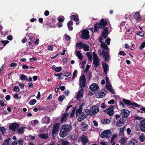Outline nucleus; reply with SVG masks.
<instances>
[{
	"instance_id": "f8f14e48",
	"label": "nucleus",
	"mask_w": 145,
	"mask_h": 145,
	"mask_svg": "<svg viewBox=\"0 0 145 145\" xmlns=\"http://www.w3.org/2000/svg\"><path fill=\"white\" fill-rule=\"evenodd\" d=\"M99 54L101 56L103 55V57L106 61H108L109 59L108 52L103 51L102 52H100Z\"/></svg>"
},
{
	"instance_id": "37998d69",
	"label": "nucleus",
	"mask_w": 145,
	"mask_h": 145,
	"mask_svg": "<svg viewBox=\"0 0 145 145\" xmlns=\"http://www.w3.org/2000/svg\"><path fill=\"white\" fill-rule=\"evenodd\" d=\"M117 134H115L112 135L111 137V140L110 142V143H113V142H115L114 141V140L117 137Z\"/></svg>"
},
{
	"instance_id": "4d7b16f0",
	"label": "nucleus",
	"mask_w": 145,
	"mask_h": 145,
	"mask_svg": "<svg viewBox=\"0 0 145 145\" xmlns=\"http://www.w3.org/2000/svg\"><path fill=\"white\" fill-rule=\"evenodd\" d=\"M18 84L21 89H24V85L23 83H20L18 82Z\"/></svg>"
},
{
	"instance_id": "58836bf2",
	"label": "nucleus",
	"mask_w": 145,
	"mask_h": 145,
	"mask_svg": "<svg viewBox=\"0 0 145 145\" xmlns=\"http://www.w3.org/2000/svg\"><path fill=\"white\" fill-rule=\"evenodd\" d=\"M82 110V108L79 107L78 109H77L76 112V116H77L78 115H80L81 113Z\"/></svg>"
},
{
	"instance_id": "4c0bfd02",
	"label": "nucleus",
	"mask_w": 145,
	"mask_h": 145,
	"mask_svg": "<svg viewBox=\"0 0 145 145\" xmlns=\"http://www.w3.org/2000/svg\"><path fill=\"white\" fill-rule=\"evenodd\" d=\"M76 55L78 57V59L80 60H82V54L80 51H77L76 52Z\"/></svg>"
},
{
	"instance_id": "8fccbe9b",
	"label": "nucleus",
	"mask_w": 145,
	"mask_h": 145,
	"mask_svg": "<svg viewBox=\"0 0 145 145\" xmlns=\"http://www.w3.org/2000/svg\"><path fill=\"white\" fill-rule=\"evenodd\" d=\"M36 102V100L35 99H33L31 100L29 102V104L30 105H33Z\"/></svg>"
},
{
	"instance_id": "0e129e2a",
	"label": "nucleus",
	"mask_w": 145,
	"mask_h": 145,
	"mask_svg": "<svg viewBox=\"0 0 145 145\" xmlns=\"http://www.w3.org/2000/svg\"><path fill=\"white\" fill-rule=\"evenodd\" d=\"M119 54L120 55L123 56H124L125 55V53L123 51H120L119 52Z\"/></svg>"
},
{
	"instance_id": "ddd939ff",
	"label": "nucleus",
	"mask_w": 145,
	"mask_h": 145,
	"mask_svg": "<svg viewBox=\"0 0 145 145\" xmlns=\"http://www.w3.org/2000/svg\"><path fill=\"white\" fill-rule=\"evenodd\" d=\"M99 89V86L95 83L92 84L90 86V89L94 92H97Z\"/></svg>"
},
{
	"instance_id": "39448f33",
	"label": "nucleus",
	"mask_w": 145,
	"mask_h": 145,
	"mask_svg": "<svg viewBox=\"0 0 145 145\" xmlns=\"http://www.w3.org/2000/svg\"><path fill=\"white\" fill-rule=\"evenodd\" d=\"M112 135L110 131L106 130L101 132L100 137L102 138H108L110 137Z\"/></svg>"
},
{
	"instance_id": "79ce46f5",
	"label": "nucleus",
	"mask_w": 145,
	"mask_h": 145,
	"mask_svg": "<svg viewBox=\"0 0 145 145\" xmlns=\"http://www.w3.org/2000/svg\"><path fill=\"white\" fill-rule=\"evenodd\" d=\"M82 129L83 131H86L88 129V125L87 124L85 123L82 124Z\"/></svg>"
},
{
	"instance_id": "680f3d73",
	"label": "nucleus",
	"mask_w": 145,
	"mask_h": 145,
	"mask_svg": "<svg viewBox=\"0 0 145 145\" xmlns=\"http://www.w3.org/2000/svg\"><path fill=\"white\" fill-rule=\"evenodd\" d=\"M110 38H108L106 40L105 42L108 45H109L110 43Z\"/></svg>"
},
{
	"instance_id": "cd10ccee",
	"label": "nucleus",
	"mask_w": 145,
	"mask_h": 145,
	"mask_svg": "<svg viewBox=\"0 0 145 145\" xmlns=\"http://www.w3.org/2000/svg\"><path fill=\"white\" fill-rule=\"evenodd\" d=\"M127 138H125L122 137L121 138L120 141V143L121 145H125L127 142Z\"/></svg>"
},
{
	"instance_id": "c03bdc74",
	"label": "nucleus",
	"mask_w": 145,
	"mask_h": 145,
	"mask_svg": "<svg viewBox=\"0 0 145 145\" xmlns=\"http://www.w3.org/2000/svg\"><path fill=\"white\" fill-rule=\"evenodd\" d=\"M84 44L82 42H80L76 44V47L79 48H83Z\"/></svg>"
},
{
	"instance_id": "c85d7f7f",
	"label": "nucleus",
	"mask_w": 145,
	"mask_h": 145,
	"mask_svg": "<svg viewBox=\"0 0 145 145\" xmlns=\"http://www.w3.org/2000/svg\"><path fill=\"white\" fill-rule=\"evenodd\" d=\"M124 124V120L123 119H120L118 121L116 124V125L118 127H120L123 125Z\"/></svg>"
},
{
	"instance_id": "473e14b6",
	"label": "nucleus",
	"mask_w": 145,
	"mask_h": 145,
	"mask_svg": "<svg viewBox=\"0 0 145 145\" xmlns=\"http://www.w3.org/2000/svg\"><path fill=\"white\" fill-rule=\"evenodd\" d=\"M106 94V91L101 92L98 95V97L99 98H102L105 96Z\"/></svg>"
},
{
	"instance_id": "6ab92c4d",
	"label": "nucleus",
	"mask_w": 145,
	"mask_h": 145,
	"mask_svg": "<svg viewBox=\"0 0 145 145\" xmlns=\"http://www.w3.org/2000/svg\"><path fill=\"white\" fill-rule=\"evenodd\" d=\"M18 127V124L17 123H14L9 126V128L12 130L15 131Z\"/></svg>"
},
{
	"instance_id": "423d86ee",
	"label": "nucleus",
	"mask_w": 145,
	"mask_h": 145,
	"mask_svg": "<svg viewBox=\"0 0 145 145\" xmlns=\"http://www.w3.org/2000/svg\"><path fill=\"white\" fill-rule=\"evenodd\" d=\"M90 116H92L95 115L99 111V107L96 106H93L90 108Z\"/></svg>"
},
{
	"instance_id": "393cba45",
	"label": "nucleus",
	"mask_w": 145,
	"mask_h": 145,
	"mask_svg": "<svg viewBox=\"0 0 145 145\" xmlns=\"http://www.w3.org/2000/svg\"><path fill=\"white\" fill-rule=\"evenodd\" d=\"M68 114L66 112L64 113L63 116L61 120V123H64L66 122Z\"/></svg>"
},
{
	"instance_id": "2eb2a0df",
	"label": "nucleus",
	"mask_w": 145,
	"mask_h": 145,
	"mask_svg": "<svg viewBox=\"0 0 145 145\" xmlns=\"http://www.w3.org/2000/svg\"><path fill=\"white\" fill-rule=\"evenodd\" d=\"M122 116L124 118H126L129 114V110L123 109L121 111Z\"/></svg>"
},
{
	"instance_id": "69168bd1",
	"label": "nucleus",
	"mask_w": 145,
	"mask_h": 145,
	"mask_svg": "<svg viewBox=\"0 0 145 145\" xmlns=\"http://www.w3.org/2000/svg\"><path fill=\"white\" fill-rule=\"evenodd\" d=\"M86 63V61H83L82 62V68L83 69H84V65Z\"/></svg>"
},
{
	"instance_id": "a211bd4d",
	"label": "nucleus",
	"mask_w": 145,
	"mask_h": 145,
	"mask_svg": "<svg viewBox=\"0 0 145 145\" xmlns=\"http://www.w3.org/2000/svg\"><path fill=\"white\" fill-rule=\"evenodd\" d=\"M83 91V89L81 88L79 91L76 97V98L78 99L79 100L83 97L84 94Z\"/></svg>"
},
{
	"instance_id": "5701e85b",
	"label": "nucleus",
	"mask_w": 145,
	"mask_h": 145,
	"mask_svg": "<svg viewBox=\"0 0 145 145\" xmlns=\"http://www.w3.org/2000/svg\"><path fill=\"white\" fill-rule=\"evenodd\" d=\"M52 69L55 71L57 72H59L62 70V67H56L54 65L52 66Z\"/></svg>"
},
{
	"instance_id": "e2e57ef3",
	"label": "nucleus",
	"mask_w": 145,
	"mask_h": 145,
	"mask_svg": "<svg viewBox=\"0 0 145 145\" xmlns=\"http://www.w3.org/2000/svg\"><path fill=\"white\" fill-rule=\"evenodd\" d=\"M75 111L74 110H72V112L71 114L70 115L71 117H72L74 116L75 113Z\"/></svg>"
},
{
	"instance_id": "aec40b11",
	"label": "nucleus",
	"mask_w": 145,
	"mask_h": 145,
	"mask_svg": "<svg viewBox=\"0 0 145 145\" xmlns=\"http://www.w3.org/2000/svg\"><path fill=\"white\" fill-rule=\"evenodd\" d=\"M23 140L20 139L17 141L13 142L12 145H22L24 143Z\"/></svg>"
},
{
	"instance_id": "774afa93",
	"label": "nucleus",
	"mask_w": 145,
	"mask_h": 145,
	"mask_svg": "<svg viewBox=\"0 0 145 145\" xmlns=\"http://www.w3.org/2000/svg\"><path fill=\"white\" fill-rule=\"evenodd\" d=\"M73 25V22L72 21H69L67 23V25H71L72 26Z\"/></svg>"
},
{
	"instance_id": "a18cd8bd",
	"label": "nucleus",
	"mask_w": 145,
	"mask_h": 145,
	"mask_svg": "<svg viewBox=\"0 0 145 145\" xmlns=\"http://www.w3.org/2000/svg\"><path fill=\"white\" fill-rule=\"evenodd\" d=\"M61 142L62 145H69V142L66 140H61Z\"/></svg>"
},
{
	"instance_id": "bf43d9fd",
	"label": "nucleus",
	"mask_w": 145,
	"mask_h": 145,
	"mask_svg": "<svg viewBox=\"0 0 145 145\" xmlns=\"http://www.w3.org/2000/svg\"><path fill=\"white\" fill-rule=\"evenodd\" d=\"M17 65V64L16 63H12L11 64L10 66L11 67H13L14 68L16 67Z\"/></svg>"
},
{
	"instance_id": "7c9ffc66",
	"label": "nucleus",
	"mask_w": 145,
	"mask_h": 145,
	"mask_svg": "<svg viewBox=\"0 0 145 145\" xmlns=\"http://www.w3.org/2000/svg\"><path fill=\"white\" fill-rule=\"evenodd\" d=\"M86 56H87L89 61L92 62V54L91 53L89 52H87L86 54Z\"/></svg>"
},
{
	"instance_id": "f704fd0d",
	"label": "nucleus",
	"mask_w": 145,
	"mask_h": 145,
	"mask_svg": "<svg viewBox=\"0 0 145 145\" xmlns=\"http://www.w3.org/2000/svg\"><path fill=\"white\" fill-rule=\"evenodd\" d=\"M137 141L133 139L129 141L128 145H137Z\"/></svg>"
},
{
	"instance_id": "de8ad7c7",
	"label": "nucleus",
	"mask_w": 145,
	"mask_h": 145,
	"mask_svg": "<svg viewBox=\"0 0 145 145\" xmlns=\"http://www.w3.org/2000/svg\"><path fill=\"white\" fill-rule=\"evenodd\" d=\"M110 122V121L109 119H106L103 120L102 121V123L104 124H107Z\"/></svg>"
},
{
	"instance_id": "c756f323",
	"label": "nucleus",
	"mask_w": 145,
	"mask_h": 145,
	"mask_svg": "<svg viewBox=\"0 0 145 145\" xmlns=\"http://www.w3.org/2000/svg\"><path fill=\"white\" fill-rule=\"evenodd\" d=\"M108 30L107 28H106L104 29V31L102 33V37L105 39L107 37L108 35Z\"/></svg>"
},
{
	"instance_id": "603ef678",
	"label": "nucleus",
	"mask_w": 145,
	"mask_h": 145,
	"mask_svg": "<svg viewBox=\"0 0 145 145\" xmlns=\"http://www.w3.org/2000/svg\"><path fill=\"white\" fill-rule=\"evenodd\" d=\"M144 31H142L140 32H137V34L140 37H142L144 36Z\"/></svg>"
},
{
	"instance_id": "4468645a",
	"label": "nucleus",
	"mask_w": 145,
	"mask_h": 145,
	"mask_svg": "<svg viewBox=\"0 0 145 145\" xmlns=\"http://www.w3.org/2000/svg\"><path fill=\"white\" fill-rule=\"evenodd\" d=\"M83 145H86L88 142V138L85 135H83L80 138Z\"/></svg>"
},
{
	"instance_id": "72a5a7b5",
	"label": "nucleus",
	"mask_w": 145,
	"mask_h": 145,
	"mask_svg": "<svg viewBox=\"0 0 145 145\" xmlns=\"http://www.w3.org/2000/svg\"><path fill=\"white\" fill-rule=\"evenodd\" d=\"M138 137V138L141 142H143L145 140V136L143 134H141Z\"/></svg>"
},
{
	"instance_id": "a19ab883",
	"label": "nucleus",
	"mask_w": 145,
	"mask_h": 145,
	"mask_svg": "<svg viewBox=\"0 0 145 145\" xmlns=\"http://www.w3.org/2000/svg\"><path fill=\"white\" fill-rule=\"evenodd\" d=\"M83 48L84 50L85 51H88L89 50V45L86 44H84Z\"/></svg>"
},
{
	"instance_id": "b1692460",
	"label": "nucleus",
	"mask_w": 145,
	"mask_h": 145,
	"mask_svg": "<svg viewBox=\"0 0 145 145\" xmlns=\"http://www.w3.org/2000/svg\"><path fill=\"white\" fill-rule=\"evenodd\" d=\"M102 65L105 73V74H106L107 73V71L108 69V65L105 62L103 63Z\"/></svg>"
},
{
	"instance_id": "c9c22d12",
	"label": "nucleus",
	"mask_w": 145,
	"mask_h": 145,
	"mask_svg": "<svg viewBox=\"0 0 145 145\" xmlns=\"http://www.w3.org/2000/svg\"><path fill=\"white\" fill-rule=\"evenodd\" d=\"M11 140V139L10 138L7 139L3 142V145H10V142Z\"/></svg>"
},
{
	"instance_id": "ea45409f",
	"label": "nucleus",
	"mask_w": 145,
	"mask_h": 145,
	"mask_svg": "<svg viewBox=\"0 0 145 145\" xmlns=\"http://www.w3.org/2000/svg\"><path fill=\"white\" fill-rule=\"evenodd\" d=\"M20 78L22 80H25L27 79V77L24 74H22L20 75Z\"/></svg>"
},
{
	"instance_id": "f03ea898",
	"label": "nucleus",
	"mask_w": 145,
	"mask_h": 145,
	"mask_svg": "<svg viewBox=\"0 0 145 145\" xmlns=\"http://www.w3.org/2000/svg\"><path fill=\"white\" fill-rule=\"evenodd\" d=\"M106 24L107 22L106 20H104L103 18H102L99 23L95 25L94 26V32H97L99 28L101 29L105 28Z\"/></svg>"
},
{
	"instance_id": "1a4fd4ad",
	"label": "nucleus",
	"mask_w": 145,
	"mask_h": 145,
	"mask_svg": "<svg viewBox=\"0 0 145 145\" xmlns=\"http://www.w3.org/2000/svg\"><path fill=\"white\" fill-rule=\"evenodd\" d=\"M123 101L126 104L128 105H131L132 107H138L139 105L135 103V102H131L130 101L123 99Z\"/></svg>"
},
{
	"instance_id": "f3484780",
	"label": "nucleus",
	"mask_w": 145,
	"mask_h": 145,
	"mask_svg": "<svg viewBox=\"0 0 145 145\" xmlns=\"http://www.w3.org/2000/svg\"><path fill=\"white\" fill-rule=\"evenodd\" d=\"M140 130L143 132H145V120H143L140 123Z\"/></svg>"
},
{
	"instance_id": "e433bc0d",
	"label": "nucleus",
	"mask_w": 145,
	"mask_h": 145,
	"mask_svg": "<svg viewBox=\"0 0 145 145\" xmlns=\"http://www.w3.org/2000/svg\"><path fill=\"white\" fill-rule=\"evenodd\" d=\"M70 19L71 20H74L75 21L77 22L78 21L79 19L78 18V16L72 15L70 17Z\"/></svg>"
},
{
	"instance_id": "052dcab7",
	"label": "nucleus",
	"mask_w": 145,
	"mask_h": 145,
	"mask_svg": "<svg viewBox=\"0 0 145 145\" xmlns=\"http://www.w3.org/2000/svg\"><path fill=\"white\" fill-rule=\"evenodd\" d=\"M126 131L128 135H130L131 134V129L130 128H128L126 130Z\"/></svg>"
},
{
	"instance_id": "6e6d98bb",
	"label": "nucleus",
	"mask_w": 145,
	"mask_h": 145,
	"mask_svg": "<svg viewBox=\"0 0 145 145\" xmlns=\"http://www.w3.org/2000/svg\"><path fill=\"white\" fill-rule=\"evenodd\" d=\"M77 72V71L76 70L74 71L73 74V76L72 77V79H74L75 78L76 76Z\"/></svg>"
},
{
	"instance_id": "3c124183",
	"label": "nucleus",
	"mask_w": 145,
	"mask_h": 145,
	"mask_svg": "<svg viewBox=\"0 0 145 145\" xmlns=\"http://www.w3.org/2000/svg\"><path fill=\"white\" fill-rule=\"evenodd\" d=\"M1 42L3 44V46H4L6 45V44L9 43V41L7 40H1Z\"/></svg>"
},
{
	"instance_id": "dca6fc26",
	"label": "nucleus",
	"mask_w": 145,
	"mask_h": 145,
	"mask_svg": "<svg viewBox=\"0 0 145 145\" xmlns=\"http://www.w3.org/2000/svg\"><path fill=\"white\" fill-rule=\"evenodd\" d=\"M102 37H101L99 40V41L101 42V48L104 50H107L108 48L107 46L104 42H102Z\"/></svg>"
},
{
	"instance_id": "864d4df0",
	"label": "nucleus",
	"mask_w": 145,
	"mask_h": 145,
	"mask_svg": "<svg viewBox=\"0 0 145 145\" xmlns=\"http://www.w3.org/2000/svg\"><path fill=\"white\" fill-rule=\"evenodd\" d=\"M65 96L64 95H61L59 96L58 98V100L60 102H62L65 98Z\"/></svg>"
},
{
	"instance_id": "49530a36",
	"label": "nucleus",
	"mask_w": 145,
	"mask_h": 145,
	"mask_svg": "<svg viewBox=\"0 0 145 145\" xmlns=\"http://www.w3.org/2000/svg\"><path fill=\"white\" fill-rule=\"evenodd\" d=\"M64 17L61 16H59L58 18V20L60 22H63L64 21Z\"/></svg>"
},
{
	"instance_id": "09e8293b",
	"label": "nucleus",
	"mask_w": 145,
	"mask_h": 145,
	"mask_svg": "<svg viewBox=\"0 0 145 145\" xmlns=\"http://www.w3.org/2000/svg\"><path fill=\"white\" fill-rule=\"evenodd\" d=\"M24 128L23 127L18 128L17 130L18 132L20 133H24L23 129Z\"/></svg>"
},
{
	"instance_id": "bb28decb",
	"label": "nucleus",
	"mask_w": 145,
	"mask_h": 145,
	"mask_svg": "<svg viewBox=\"0 0 145 145\" xmlns=\"http://www.w3.org/2000/svg\"><path fill=\"white\" fill-rule=\"evenodd\" d=\"M38 136L43 139H46L48 137V134L46 133L39 134Z\"/></svg>"
},
{
	"instance_id": "a878e982",
	"label": "nucleus",
	"mask_w": 145,
	"mask_h": 145,
	"mask_svg": "<svg viewBox=\"0 0 145 145\" xmlns=\"http://www.w3.org/2000/svg\"><path fill=\"white\" fill-rule=\"evenodd\" d=\"M50 119L48 117H44L42 119V122L44 123L48 124L50 122Z\"/></svg>"
},
{
	"instance_id": "13d9d810",
	"label": "nucleus",
	"mask_w": 145,
	"mask_h": 145,
	"mask_svg": "<svg viewBox=\"0 0 145 145\" xmlns=\"http://www.w3.org/2000/svg\"><path fill=\"white\" fill-rule=\"evenodd\" d=\"M63 75V74L62 73H60L59 74H54V75L55 76H58V77H59V79H61V76Z\"/></svg>"
},
{
	"instance_id": "412c9836",
	"label": "nucleus",
	"mask_w": 145,
	"mask_h": 145,
	"mask_svg": "<svg viewBox=\"0 0 145 145\" xmlns=\"http://www.w3.org/2000/svg\"><path fill=\"white\" fill-rule=\"evenodd\" d=\"M106 87L108 90L112 92L113 94L114 93L113 89L110 83L106 84Z\"/></svg>"
},
{
	"instance_id": "9b49d317",
	"label": "nucleus",
	"mask_w": 145,
	"mask_h": 145,
	"mask_svg": "<svg viewBox=\"0 0 145 145\" xmlns=\"http://www.w3.org/2000/svg\"><path fill=\"white\" fill-rule=\"evenodd\" d=\"M114 107H111L105 109L104 112L110 116H112L114 113Z\"/></svg>"
},
{
	"instance_id": "7ed1b4c3",
	"label": "nucleus",
	"mask_w": 145,
	"mask_h": 145,
	"mask_svg": "<svg viewBox=\"0 0 145 145\" xmlns=\"http://www.w3.org/2000/svg\"><path fill=\"white\" fill-rule=\"evenodd\" d=\"M80 33V37L83 39H88L90 37L89 32L86 29H84L81 31Z\"/></svg>"
},
{
	"instance_id": "5fc2aeb1",
	"label": "nucleus",
	"mask_w": 145,
	"mask_h": 145,
	"mask_svg": "<svg viewBox=\"0 0 145 145\" xmlns=\"http://www.w3.org/2000/svg\"><path fill=\"white\" fill-rule=\"evenodd\" d=\"M13 90L16 92H18L19 91V88L18 86H16L14 87Z\"/></svg>"
},
{
	"instance_id": "338daca9",
	"label": "nucleus",
	"mask_w": 145,
	"mask_h": 145,
	"mask_svg": "<svg viewBox=\"0 0 145 145\" xmlns=\"http://www.w3.org/2000/svg\"><path fill=\"white\" fill-rule=\"evenodd\" d=\"M65 39L67 40H69L70 37L67 34H65L64 35Z\"/></svg>"
},
{
	"instance_id": "6e6552de",
	"label": "nucleus",
	"mask_w": 145,
	"mask_h": 145,
	"mask_svg": "<svg viewBox=\"0 0 145 145\" xmlns=\"http://www.w3.org/2000/svg\"><path fill=\"white\" fill-rule=\"evenodd\" d=\"M93 63L95 66L98 67L99 63V59L96 54L94 52H93Z\"/></svg>"
},
{
	"instance_id": "4be33fe9",
	"label": "nucleus",
	"mask_w": 145,
	"mask_h": 145,
	"mask_svg": "<svg viewBox=\"0 0 145 145\" xmlns=\"http://www.w3.org/2000/svg\"><path fill=\"white\" fill-rule=\"evenodd\" d=\"M134 18L137 22H139L140 20L141 17L140 16L139 13L137 12L135 13Z\"/></svg>"
},
{
	"instance_id": "2f4dec72",
	"label": "nucleus",
	"mask_w": 145,
	"mask_h": 145,
	"mask_svg": "<svg viewBox=\"0 0 145 145\" xmlns=\"http://www.w3.org/2000/svg\"><path fill=\"white\" fill-rule=\"evenodd\" d=\"M35 39V38L34 35H32V36H30L29 39L30 40V41L29 42V45H31L34 42Z\"/></svg>"
},
{
	"instance_id": "20e7f679",
	"label": "nucleus",
	"mask_w": 145,
	"mask_h": 145,
	"mask_svg": "<svg viewBox=\"0 0 145 145\" xmlns=\"http://www.w3.org/2000/svg\"><path fill=\"white\" fill-rule=\"evenodd\" d=\"M90 113L91 111L90 110H89L88 109H84L82 113L83 115H82L81 117L78 118V121H81L87 117V116L88 115H89L90 116Z\"/></svg>"
},
{
	"instance_id": "f257e3e1",
	"label": "nucleus",
	"mask_w": 145,
	"mask_h": 145,
	"mask_svg": "<svg viewBox=\"0 0 145 145\" xmlns=\"http://www.w3.org/2000/svg\"><path fill=\"white\" fill-rule=\"evenodd\" d=\"M72 129V127L70 125L65 124L62 125L61 128L59 135L61 137H65L70 132Z\"/></svg>"
},
{
	"instance_id": "0eeeda50",
	"label": "nucleus",
	"mask_w": 145,
	"mask_h": 145,
	"mask_svg": "<svg viewBox=\"0 0 145 145\" xmlns=\"http://www.w3.org/2000/svg\"><path fill=\"white\" fill-rule=\"evenodd\" d=\"M59 126V124L58 123H55L54 125L52 130V135L53 136L58 133Z\"/></svg>"
},
{
	"instance_id": "9d476101",
	"label": "nucleus",
	"mask_w": 145,
	"mask_h": 145,
	"mask_svg": "<svg viewBox=\"0 0 145 145\" xmlns=\"http://www.w3.org/2000/svg\"><path fill=\"white\" fill-rule=\"evenodd\" d=\"M86 82L85 77L84 75H82L80 78L79 85L80 87H84Z\"/></svg>"
}]
</instances>
